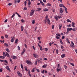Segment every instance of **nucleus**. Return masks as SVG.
<instances>
[{
    "label": "nucleus",
    "instance_id": "338daca9",
    "mask_svg": "<svg viewBox=\"0 0 77 77\" xmlns=\"http://www.w3.org/2000/svg\"><path fill=\"white\" fill-rule=\"evenodd\" d=\"M17 0H14V3L16 4V3H17Z\"/></svg>",
    "mask_w": 77,
    "mask_h": 77
},
{
    "label": "nucleus",
    "instance_id": "09e8293b",
    "mask_svg": "<svg viewBox=\"0 0 77 77\" xmlns=\"http://www.w3.org/2000/svg\"><path fill=\"white\" fill-rule=\"evenodd\" d=\"M44 71L45 70H44L42 71L41 72L42 73V74H44Z\"/></svg>",
    "mask_w": 77,
    "mask_h": 77
},
{
    "label": "nucleus",
    "instance_id": "bf43d9fd",
    "mask_svg": "<svg viewBox=\"0 0 77 77\" xmlns=\"http://www.w3.org/2000/svg\"><path fill=\"white\" fill-rule=\"evenodd\" d=\"M45 51H48V48H45Z\"/></svg>",
    "mask_w": 77,
    "mask_h": 77
},
{
    "label": "nucleus",
    "instance_id": "3c124183",
    "mask_svg": "<svg viewBox=\"0 0 77 77\" xmlns=\"http://www.w3.org/2000/svg\"><path fill=\"white\" fill-rule=\"evenodd\" d=\"M64 67L65 69H67V66H66V65H64Z\"/></svg>",
    "mask_w": 77,
    "mask_h": 77
},
{
    "label": "nucleus",
    "instance_id": "c756f323",
    "mask_svg": "<svg viewBox=\"0 0 77 77\" xmlns=\"http://www.w3.org/2000/svg\"><path fill=\"white\" fill-rule=\"evenodd\" d=\"M48 11V9L45 8V9H44V11H45V12L46 11Z\"/></svg>",
    "mask_w": 77,
    "mask_h": 77
},
{
    "label": "nucleus",
    "instance_id": "6ab92c4d",
    "mask_svg": "<svg viewBox=\"0 0 77 77\" xmlns=\"http://www.w3.org/2000/svg\"><path fill=\"white\" fill-rule=\"evenodd\" d=\"M28 5L29 6H30V5H31V2H30V0H28Z\"/></svg>",
    "mask_w": 77,
    "mask_h": 77
},
{
    "label": "nucleus",
    "instance_id": "a19ab883",
    "mask_svg": "<svg viewBox=\"0 0 77 77\" xmlns=\"http://www.w3.org/2000/svg\"><path fill=\"white\" fill-rule=\"evenodd\" d=\"M35 21L34 20H32V24H35Z\"/></svg>",
    "mask_w": 77,
    "mask_h": 77
},
{
    "label": "nucleus",
    "instance_id": "f704fd0d",
    "mask_svg": "<svg viewBox=\"0 0 77 77\" xmlns=\"http://www.w3.org/2000/svg\"><path fill=\"white\" fill-rule=\"evenodd\" d=\"M71 24H70L69 25H67V27H71Z\"/></svg>",
    "mask_w": 77,
    "mask_h": 77
},
{
    "label": "nucleus",
    "instance_id": "393cba45",
    "mask_svg": "<svg viewBox=\"0 0 77 77\" xmlns=\"http://www.w3.org/2000/svg\"><path fill=\"white\" fill-rule=\"evenodd\" d=\"M59 6H60V7H61V8L62 7H63V6H64L63 4H59Z\"/></svg>",
    "mask_w": 77,
    "mask_h": 77
},
{
    "label": "nucleus",
    "instance_id": "37998d69",
    "mask_svg": "<svg viewBox=\"0 0 77 77\" xmlns=\"http://www.w3.org/2000/svg\"><path fill=\"white\" fill-rule=\"evenodd\" d=\"M36 70L37 71V72H39V69H36Z\"/></svg>",
    "mask_w": 77,
    "mask_h": 77
},
{
    "label": "nucleus",
    "instance_id": "ea45409f",
    "mask_svg": "<svg viewBox=\"0 0 77 77\" xmlns=\"http://www.w3.org/2000/svg\"><path fill=\"white\" fill-rule=\"evenodd\" d=\"M25 51H26V49L25 48L23 49V52L24 53Z\"/></svg>",
    "mask_w": 77,
    "mask_h": 77
},
{
    "label": "nucleus",
    "instance_id": "20e7f679",
    "mask_svg": "<svg viewBox=\"0 0 77 77\" xmlns=\"http://www.w3.org/2000/svg\"><path fill=\"white\" fill-rule=\"evenodd\" d=\"M60 13H63V9H62V8H61L60 9Z\"/></svg>",
    "mask_w": 77,
    "mask_h": 77
},
{
    "label": "nucleus",
    "instance_id": "680f3d73",
    "mask_svg": "<svg viewBox=\"0 0 77 77\" xmlns=\"http://www.w3.org/2000/svg\"><path fill=\"white\" fill-rule=\"evenodd\" d=\"M56 38H57V39H60V37L57 36H56Z\"/></svg>",
    "mask_w": 77,
    "mask_h": 77
},
{
    "label": "nucleus",
    "instance_id": "58836bf2",
    "mask_svg": "<svg viewBox=\"0 0 77 77\" xmlns=\"http://www.w3.org/2000/svg\"><path fill=\"white\" fill-rule=\"evenodd\" d=\"M46 6H51V4L50 3H48L47 5H46Z\"/></svg>",
    "mask_w": 77,
    "mask_h": 77
},
{
    "label": "nucleus",
    "instance_id": "72a5a7b5",
    "mask_svg": "<svg viewBox=\"0 0 77 77\" xmlns=\"http://www.w3.org/2000/svg\"><path fill=\"white\" fill-rule=\"evenodd\" d=\"M15 13L13 14L12 16H11V18H13V17H14L15 16Z\"/></svg>",
    "mask_w": 77,
    "mask_h": 77
},
{
    "label": "nucleus",
    "instance_id": "c03bdc74",
    "mask_svg": "<svg viewBox=\"0 0 77 77\" xmlns=\"http://www.w3.org/2000/svg\"><path fill=\"white\" fill-rule=\"evenodd\" d=\"M59 51L57 49L56 50V53L57 54H58Z\"/></svg>",
    "mask_w": 77,
    "mask_h": 77
},
{
    "label": "nucleus",
    "instance_id": "c9c22d12",
    "mask_svg": "<svg viewBox=\"0 0 77 77\" xmlns=\"http://www.w3.org/2000/svg\"><path fill=\"white\" fill-rule=\"evenodd\" d=\"M56 35H57V36H58L60 37V35L59 33L56 34Z\"/></svg>",
    "mask_w": 77,
    "mask_h": 77
},
{
    "label": "nucleus",
    "instance_id": "ddd939ff",
    "mask_svg": "<svg viewBox=\"0 0 77 77\" xmlns=\"http://www.w3.org/2000/svg\"><path fill=\"white\" fill-rule=\"evenodd\" d=\"M77 30V27L75 28L72 29V30L73 31H76Z\"/></svg>",
    "mask_w": 77,
    "mask_h": 77
},
{
    "label": "nucleus",
    "instance_id": "79ce46f5",
    "mask_svg": "<svg viewBox=\"0 0 77 77\" xmlns=\"http://www.w3.org/2000/svg\"><path fill=\"white\" fill-rule=\"evenodd\" d=\"M28 74L30 76V77H32V75H31V74H30V73L29 72H28Z\"/></svg>",
    "mask_w": 77,
    "mask_h": 77
},
{
    "label": "nucleus",
    "instance_id": "a878e982",
    "mask_svg": "<svg viewBox=\"0 0 77 77\" xmlns=\"http://www.w3.org/2000/svg\"><path fill=\"white\" fill-rule=\"evenodd\" d=\"M18 42V39H16L15 42V43L17 44V42Z\"/></svg>",
    "mask_w": 77,
    "mask_h": 77
},
{
    "label": "nucleus",
    "instance_id": "412c9836",
    "mask_svg": "<svg viewBox=\"0 0 77 77\" xmlns=\"http://www.w3.org/2000/svg\"><path fill=\"white\" fill-rule=\"evenodd\" d=\"M27 1H28V0H26V1H25L24 2V3L25 4L24 6H26V5H27Z\"/></svg>",
    "mask_w": 77,
    "mask_h": 77
},
{
    "label": "nucleus",
    "instance_id": "a18cd8bd",
    "mask_svg": "<svg viewBox=\"0 0 77 77\" xmlns=\"http://www.w3.org/2000/svg\"><path fill=\"white\" fill-rule=\"evenodd\" d=\"M45 19H49L48 18V15H47L45 17Z\"/></svg>",
    "mask_w": 77,
    "mask_h": 77
},
{
    "label": "nucleus",
    "instance_id": "f257e3e1",
    "mask_svg": "<svg viewBox=\"0 0 77 77\" xmlns=\"http://www.w3.org/2000/svg\"><path fill=\"white\" fill-rule=\"evenodd\" d=\"M34 14V10H32L30 13V16H32Z\"/></svg>",
    "mask_w": 77,
    "mask_h": 77
},
{
    "label": "nucleus",
    "instance_id": "e433bc0d",
    "mask_svg": "<svg viewBox=\"0 0 77 77\" xmlns=\"http://www.w3.org/2000/svg\"><path fill=\"white\" fill-rule=\"evenodd\" d=\"M21 21L22 23H24L25 20H24L23 19H22V20H21Z\"/></svg>",
    "mask_w": 77,
    "mask_h": 77
},
{
    "label": "nucleus",
    "instance_id": "052dcab7",
    "mask_svg": "<svg viewBox=\"0 0 77 77\" xmlns=\"http://www.w3.org/2000/svg\"><path fill=\"white\" fill-rule=\"evenodd\" d=\"M5 37L6 38H8V35H5Z\"/></svg>",
    "mask_w": 77,
    "mask_h": 77
},
{
    "label": "nucleus",
    "instance_id": "f8f14e48",
    "mask_svg": "<svg viewBox=\"0 0 77 77\" xmlns=\"http://www.w3.org/2000/svg\"><path fill=\"white\" fill-rule=\"evenodd\" d=\"M40 3L41 4H42V6H45V5H44V2H42V1H40Z\"/></svg>",
    "mask_w": 77,
    "mask_h": 77
},
{
    "label": "nucleus",
    "instance_id": "69168bd1",
    "mask_svg": "<svg viewBox=\"0 0 77 77\" xmlns=\"http://www.w3.org/2000/svg\"><path fill=\"white\" fill-rule=\"evenodd\" d=\"M18 50H20V47L19 46H18Z\"/></svg>",
    "mask_w": 77,
    "mask_h": 77
},
{
    "label": "nucleus",
    "instance_id": "aec40b11",
    "mask_svg": "<svg viewBox=\"0 0 77 77\" xmlns=\"http://www.w3.org/2000/svg\"><path fill=\"white\" fill-rule=\"evenodd\" d=\"M62 40L61 39H60V42L61 44H62V45H63V42H62Z\"/></svg>",
    "mask_w": 77,
    "mask_h": 77
},
{
    "label": "nucleus",
    "instance_id": "de8ad7c7",
    "mask_svg": "<svg viewBox=\"0 0 77 77\" xmlns=\"http://www.w3.org/2000/svg\"><path fill=\"white\" fill-rule=\"evenodd\" d=\"M6 53L5 52L3 53V55L4 56H6Z\"/></svg>",
    "mask_w": 77,
    "mask_h": 77
},
{
    "label": "nucleus",
    "instance_id": "0e129e2a",
    "mask_svg": "<svg viewBox=\"0 0 77 77\" xmlns=\"http://www.w3.org/2000/svg\"><path fill=\"white\" fill-rule=\"evenodd\" d=\"M10 62H11V63L12 62V59H11V58H10Z\"/></svg>",
    "mask_w": 77,
    "mask_h": 77
},
{
    "label": "nucleus",
    "instance_id": "2eb2a0df",
    "mask_svg": "<svg viewBox=\"0 0 77 77\" xmlns=\"http://www.w3.org/2000/svg\"><path fill=\"white\" fill-rule=\"evenodd\" d=\"M48 24H50V20L49 19H48Z\"/></svg>",
    "mask_w": 77,
    "mask_h": 77
},
{
    "label": "nucleus",
    "instance_id": "0eeeda50",
    "mask_svg": "<svg viewBox=\"0 0 77 77\" xmlns=\"http://www.w3.org/2000/svg\"><path fill=\"white\" fill-rule=\"evenodd\" d=\"M62 25L61 24H59V29H61V28H62Z\"/></svg>",
    "mask_w": 77,
    "mask_h": 77
},
{
    "label": "nucleus",
    "instance_id": "5fc2aeb1",
    "mask_svg": "<svg viewBox=\"0 0 77 77\" xmlns=\"http://www.w3.org/2000/svg\"><path fill=\"white\" fill-rule=\"evenodd\" d=\"M27 7H24L23 8V10H27Z\"/></svg>",
    "mask_w": 77,
    "mask_h": 77
},
{
    "label": "nucleus",
    "instance_id": "13d9d810",
    "mask_svg": "<svg viewBox=\"0 0 77 77\" xmlns=\"http://www.w3.org/2000/svg\"><path fill=\"white\" fill-rule=\"evenodd\" d=\"M12 5V3H10L8 4L9 6H11Z\"/></svg>",
    "mask_w": 77,
    "mask_h": 77
},
{
    "label": "nucleus",
    "instance_id": "6e6552de",
    "mask_svg": "<svg viewBox=\"0 0 77 77\" xmlns=\"http://www.w3.org/2000/svg\"><path fill=\"white\" fill-rule=\"evenodd\" d=\"M33 55L35 57V58H36V57H38V55L35 54H33Z\"/></svg>",
    "mask_w": 77,
    "mask_h": 77
},
{
    "label": "nucleus",
    "instance_id": "b1692460",
    "mask_svg": "<svg viewBox=\"0 0 77 77\" xmlns=\"http://www.w3.org/2000/svg\"><path fill=\"white\" fill-rule=\"evenodd\" d=\"M48 21V19H45V24L47 23V22Z\"/></svg>",
    "mask_w": 77,
    "mask_h": 77
},
{
    "label": "nucleus",
    "instance_id": "423d86ee",
    "mask_svg": "<svg viewBox=\"0 0 77 77\" xmlns=\"http://www.w3.org/2000/svg\"><path fill=\"white\" fill-rule=\"evenodd\" d=\"M5 68L6 69H7V70L10 71V68H9V66H6L5 67Z\"/></svg>",
    "mask_w": 77,
    "mask_h": 77
},
{
    "label": "nucleus",
    "instance_id": "9d476101",
    "mask_svg": "<svg viewBox=\"0 0 77 77\" xmlns=\"http://www.w3.org/2000/svg\"><path fill=\"white\" fill-rule=\"evenodd\" d=\"M72 28H68L67 29V30H68L69 32L71 31V30H72Z\"/></svg>",
    "mask_w": 77,
    "mask_h": 77
},
{
    "label": "nucleus",
    "instance_id": "4be33fe9",
    "mask_svg": "<svg viewBox=\"0 0 77 77\" xmlns=\"http://www.w3.org/2000/svg\"><path fill=\"white\" fill-rule=\"evenodd\" d=\"M41 8H37V11H41Z\"/></svg>",
    "mask_w": 77,
    "mask_h": 77
},
{
    "label": "nucleus",
    "instance_id": "8fccbe9b",
    "mask_svg": "<svg viewBox=\"0 0 77 77\" xmlns=\"http://www.w3.org/2000/svg\"><path fill=\"white\" fill-rule=\"evenodd\" d=\"M70 64L71 65H72V66H74V64L72 63H70Z\"/></svg>",
    "mask_w": 77,
    "mask_h": 77
},
{
    "label": "nucleus",
    "instance_id": "49530a36",
    "mask_svg": "<svg viewBox=\"0 0 77 77\" xmlns=\"http://www.w3.org/2000/svg\"><path fill=\"white\" fill-rule=\"evenodd\" d=\"M3 71V69H0V72H2Z\"/></svg>",
    "mask_w": 77,
    "mask_h": 77
},
{
    "label": "nucleus",
    "instance_id": "4c0bfd02",
    "mask_svg": "<svg viewBox=\"0 0 77 77\" xmlns=\"http://www.w3.org/2000/svg\"><path fill=\"white\" fill-rule=\"evenodd\" d=\"M31 72H35V68L33 69L31 71Z\"/></svg>",
    "mask_w": 77,
    "mask_h": 77
},
{
    "label": "nucleus",
    "instance_id": "39448f33",
    "mask_svg": "<svg viewBox=\"0 0 77 77\" xmlns=\"http://www.w3.org/2000/svg\"><path fill=\"white\" fill-rule=\"evenodd\" d=\"M26 63L28 65H30L31 63L30 61H29V60H27L26 61Z\"/></svg>",
    "mask_w": 77,
    "mask_h": 77
},
{
    "label": "nucleus",
    "instance_id": "c85d7f7f",
    "mask_svg": "<svg viewBox=\"0 0 77 77\" xmlns=\"http://www.w3.org/2000/svg\"><path fill=\"white\" fill-rule=\"evenodd\" d=\"M0 42L1 43H2V44H3V43H4V42H5V40H3L2 41V40H1Z\"/></svg>",
    "mask_w": 77,
    "mask_h": 77
},
{
    "label": "nucleus",
    "instance_id": "cd10ccee",
    "mask_svg": "<svg viewBox=\"0 0 77 77\" xmlns=\"http://www.w3.org/2000/svg\"><path fill=\"white\" fill-rule=\"evenodd\" d=\"M46 66H47V65L44 64L42 66V67H43V68H46Z\"/></svg>",
    "mask_w": 77,
    "mask_h": 77
},
{
    "label": "nucleus",
    "instance_id": "e2e57ef3",
    "mask_svg": "<svg viewBox=\"0 0 77 77\" xmlns=\"http://www.w3.org/2000/svg\"><path fill=\"white\" fill-rule=\"evenodd\" d=\"M4 62H5V63H8V62L7 61V60H4Z\"/></svg>",
    "mask_w": 77,
    "mask_h": 77
},
{
    "label": "nucleus",
    "instance_id": "9b49d317",
    "mask_svg": "<svg viewBox=\"0 0 77 77\" xmlns=\"http://www.w3.org/2000/svg\"><path fill=\"white\" fill-rule=\"evenodd\" d=\"M65 57V54H63L62 55H61V57L62 58H63V57Z\"/></svg>",
    "mask_w": 77,
    "mask_h": 77
},
{
    "label": "nucleus",
    "instance_id": "7ed1b4c3",
    "mask_svg": "<svg viewBox=\"0 0 77 77\" xmlns=\"http://www.w3.org/2000/svg\"><path fill=\"white\" fill-rule=\"evenodd\" d=\"M11 57L13 59L16 60V59H17V57L15 56H12Z\"/></svg>",
    "mask_w": 77,
    "mask_h": 77
},
{
    "label": "nucleus",
    "instance_id": "6e6d98bb",
    "mask_svg": "<svg viewBox=\"0 0 77 77\" xmlns=\"http://www.w3.org/2000/svg\"><path fill=\"white\" fill-rule=\"evenodd\" d=\"M61 49H63V46L62 45H61Z\"/></svg>",
    "mask_w": 77,
    "mask_h": 77
},
{
    "label": "nucleus",
    "instance_id": "4d7b16f0",
    "mask_svg": "<svg viewBox=\"0 0 77 77\" xmlns=\"http://www.w3.org/2000/svg\"><path fill=\"white\" fill-rule=\"evenodd\" d=\"M12 39H13V40H14V39H15V37H11Z\"/></svg>",
    "mask_w": 77,
    "mask_h": 77
},
{
    "label": "nucleus",
    "instance_id": "5701e85b",
    "mask_svg": "<svg viewBox=\"0 0 77 77\" xmlns=\"http://www.w3.org/2000/svg\"><path fill=\"white\" fill-rule=\"evenodd\" d=\"M21 31L23 32V30H24V27L23 26H22L21 27Z\"/></svg>",
    "mask_w": 77,
    "mask_h": 77
},
{
    "label": "nucleus",
    "instance_id": "1a4fd4ad",
    "mask_svg": "<svg viewBox=\"0 0 77 77\" xmlns=\"http://www.w3.org/2000/svg\"><path fill=\"white\" fill-rule=\"evenodd\" d=\"M61 70H62L61 68H60V69L58 68H57V72H59V71H61Z\"/></svg>",
    "mask_w": 77,
    "mask_h": 77
},
{
    "label": "nucleus",
    "instance_id": "f03ea898",
    "mask_svg": "<svg viewBox=\"0 0 77 77\" xmlns=\"http://www.w3.org/2000/svg\"><path fill=\"white\" fill-rule=\"evenodd\" d=\"M17 74L19 76V77H22V74L19 71H18L17 72Z\"/></svg>",
    "mask_w": 77,
    "mask_h": 77
},
{
    "label": "nucleus",
    "instance_id": "603ef678",
    "mask_svg": "<svg viewBox=\"0 0 77 77\" xmlns=\"http://www.w3.org/2000/svg\"><path fill=\"white\" fill-rule=\"evenodd\" d=\"M38 63H42V61L40 60H38Z\"/></svg>",
    "mask_w": 77,
    "mask_h": 77
},
{
    "label": "nucleus",
    "instance_id": "4468645a",
    "mask_svg": "<svg viewBox=\"0 0 77 77\" xmlns=\"http://www.w3.org/2000/svg\"><path fill=\"white\" fill-rule=\"evenodd\" d=\"M6 54L7 57H10L9 54H8V52H6Z\"/></svg>",
    "mask_w": 77,
    "mask_h": 77
},
{
    "label": "nucleus",
    "instance_id": "2f4dec72",
    "mask_svg": "<svg viewBox=\"0 0 77 77\" xmlns=\"http://www.w3.org/2000/svg\"><path fill=\"white\" fill-rule=\"evenodd\" d=\"M6 51L7 52H8V53H10V51H9V50L8 49H6Z\"/></svg>",
    "mask_w": 77,
    "mask_h": 77
},
{
    "label": "nucleus",
    "instance_id": "a211bd4d",
    "mask_svg": "<svg viewBox=\"0 0 77 77\" xmlns=\"http://www.w3.org/2000/svg\"><path fill=\"white\" fill-rule=\"evenodd\" d=\"M70 46L71 47H72V48H75V46L73 45H70Z\"/></svg>",
    "mask_w": 77,
    "mask_h": 77
},
{
    "label": "nucleus",
    "instance_id": "7c9ffc66",
    "mask_svg": "<svg viewBox=\"0 0 77 77\" xmlns=\"http://www.w3.org/2000/svg\"><path fill=\"white\" fill-rule=\"evenodd\" d=\"M20 66L21 68L23 70V65H22V64H21Z\"/></svg>",
    "mask_w": 77,
    "mask_h": 77
},
{
    "label": "nucleus",
    "instance_id": "473e14b6",
    "mask_svg": "<svg viewBox=\"0 0 77 77\" xmlns=\"http://www.w3.org/2000/svg\"><path fill=\"white\" fill-rule=\"evenodd\" d=\"M67 22H69V23H71V21H70L69 19H67Z\"/></svg>",
    "mask_w": 77,
    "mask_h": 77
},
{
    "label": "nucleus",
    "instance_id": "dca6fc26",
    "mask_svg": "<svg viewBox=\"0 0 77 77\" xmlns=\"http://www.w3.org/2000/svg\"><path fill=\"white\" fill-rule=\"evenodd\" d=\"M4 45H5V47H8V46H9L8 44L6 43H4Z\"/></svg>",
    "mask_w": 77,
    "mask_h": 77
},
{
    "label": "nucleus",
    "instance_id": "f3484780",
    "mask_svg": "<svg viewBox=\"0 0 77 77\" xmlns=\"http://www.w3.org/2000/svg\"><path fill=\"white\" fill-rule=\"evenodd\" d=\"M54 17L55 19H56V21H57V20H58V18H59L58 17V16H55Z\"/></svg>",
    "mask_w": 77,
    "mask_h": 77
},
{
    "label": "nucleus",
    "instance_id": "774afa93",
    "mask_svg": "<svg viewBox=\"0 0 77 77\" xmlns=\"http://www.w3.org/2000/svg\"><path fill=\"white\" fill-rule=\"evenodd\" d=\"M17 2L18 3H19L20 2V0H17Z\"/></svg>",
    "mask_w": 77,
    "mask_h": 77
},
{
    "label": "nucleus",
    "instance_id": "864d4df0",
    "mask_svg": "<svg viewBox=\"0 0 77 77\" xmlns=\"http://www.w3.org/2000/svg\"><path fill=\"white\" fill-rule=\"evenodd\" d=\"M71 44H72V45H74V43H73V42L72 41H71Z\"/></svg>",
    "mask_w": 77,
    "mask_h": 77
},
{
    "label": "nucleus",
    "instance_id": "bb28decb",
    "mask_svg": "<svg viewBox=\"0 0 77 77\" xmlns=\"http://www.w3.org/2000/svg\"><path fill=\"white\" fill-rule=\"evenodd\" d=\"M66 41L67 42L69 43V44H70V42H69V40L68 39V38H66Z\"/></svg>",
    "mask_w": 77,
    "mask_h": 77
}]
</instances>
